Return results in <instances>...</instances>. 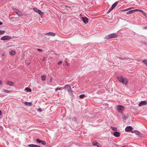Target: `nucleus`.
Masks as SVG:
<instances>
[{
	"mask_svg": "<svg viewBox=\"0 0 147 147\" xmlns=\"http://www.w3.org/2000/svg\"><path fill=\"white\" fill-rule=\"evenodd\" d=\"M135 12L137 11H139L141 12L144 16H146L147 15L146 13L140 9H135L134 11Z\"/></svg>",
	"mask_w": 147,
	"mask_h": 147,
	"instance_id": "423d86ee",
	"label": "nucleus"
},
{
	"mask_svg": "<svg viewBox=\"0 0 147 147\" xmlns=\"http://www.w3.org/2000/svg\"><path fill=\"white\" fill-rule=\"evenodd\" d=\"M48 34L49 35L51 36H55V34L54 33L52 32H49L47 33L46 35Z\"/></svg>",
	"mask_w": 147,
	"mask_h": 147,
	"instance_id": "4468645a",
	"label": "nucleus"
},
{
	"mask_svg": "<svg viewBox=\"0 0 147 147\" xmlns=\"http://www.w3.org/2000/svg\"><path fill=\"white\" fill-rule=\"evenodd\" d=\"M143 62L147 67V60L144 59L143 61Z\"/></svg>",
	"mask_w": 147,
	"mask_h": 147,
	"instance_id": "a878e982",
	"label": "nucleus"
},
{
	"mask_svg": "<svg viewBox=\"0 0 147 147\" xmlns=\"http://www.w3.org/2000/svg\"><path fill=\"white\" fill-rule=\"evenodd\" d=\"M144 28L147 29V25L144 27Z\"/></svg>",
	"mask_w": 147,
	"mask_h": 147,
	"instance_id": "a18cd8bd",
	"label": "nucleus"
},
{
	"mask_svg": "<svg viewBox=\"0 0 147 147\" xmlns=\"http://www.w3.org/2000/svg\"><path fill=\"white\" fill-rule=\"evenodd\" d=\"M28 146L30 147H40L39 146L34 144H30Z\"/></svg>",
	"mask_w": 147,
	"mask_h": 147,
	"instance_id": "dca6fc26",
	"label": "nucleus"
},
{
	"mask_svg": "<svg viewBox=\"0 0 147 147\" xmlns=\"http://www.w3.org/2000/svg\"><path fill=\"white\" fill-rule=\"evenodd\" d=\"M61 89L60 88H57L55 89V91H56L59 90H61Z\"/></svg>",
	"mask_w": 147,
	"mask_h": 147,
	"instance_id": "e433bc0d",
	"label": "nucleus"
},
{
	"mask_svg": "<svg viewBox=\"0 0 147 147\" xmlns=\"http://www.w3.org/2000/svg\"><path fill=\"white\" fill-rule=\"evenodd\" d=\"M38 111L40 112L42 111V110L41 108H39L38 109Z\"/></svg>",
	"mask_w": 147,
	"mask_h": 147,
	"instance_id": "ea45409f",
	"label": "nucleus"
},
{
	"mask_svg": "<svg viewBox=\"0 0 147 147\" xmlns=\"http://www.w3.org/2000/svg\"><path fill=\"white\" fill-rule=\"evenodd\" d=\"M123 117L124 119H127V116L124 115V117Z\"/></svg>",
	"mask_w": 147,
	"mask_h": 147,
	"instance_id": "c9c22d12",
	"label": "nucleus"
},
{
	"mask_svg": "<svg viewBox=\"0 0 147 147\" xmlns=\"http://www.w3.org/2000/svg\"><path fill=\"white\" fill-rule=\"evenodd\" d=\"M111 129L112 130L115 131H117V128L116 127H111Z\"/></svg>",
	"mask_w": 147,
	"mask_h": 147,
	"instance_id": "4be33fe9",
	"label": "nucleus"
},
{
	"mask_svg": "<svg viewBox=\"0 0 147 147\" xmlns=\"http://www.w3.org/2000/svg\"><path fill=\"white\" fill-rule=\"evenodd\" d=\"M2 92L3 93H8L10 92L11 91L9 90H7L5 89H3L2 90Z\"/></svg>",
	"mask_w": 147,
	"mask_h": 147,
	"instance_id": "ddd939ff",
	"label": "nucleus"
},
{
	"mask_svg": "<svg viewBox=\"0 0 147 147\" xmlns=\"http://www.w3.org/2000/svg\"><path fill=\"white\" fill-rule=\"evenodd\" d=\"M113 135L115 137H118L120 136V133L119 132L116 131L113 133Z\"/></svg>",
	"mask_w": 147,
	"mask_h": 147,
	"instance_id": "9d476101",
	"label": "nucleus"
},
{
	"mask_svg": "<svg viewBox=\"0 0 147 147\" xmlns=\"http://www.w3.org/2000/svg\"><path fill=\"white\" fill-rule=\"evenodd\" d=\"M117 35L115 33H113L109 34L108 36L106 37V39H111L112 38H116L117 37Z\"/></svg>",
	"mask_w": 147,
	"mask_h": 147,
	"instance_id": "7ed1b4c3",
	"label": "nucleus"
},
{
	"mask_svg": "<svg viewBox=\"0 0 147 147\" xmlns=\"http://www.w3.org/2000/svg\"><path fill=\"white\" fill-rule=\"evenodd\" d=\"M117 79L122 84L125 85H126L127 84L128 82L127 79L125 78H124L121 76H119L117 77Z\"/></svg>",
	"mask_w": 147,
	"mask_h": 147,
	"instance_id": "f257e3e1",
	"label": "nucleus"
},
{
	"mask_svg": "<svg viewBox=\"0 0 147 147\" xmlns=\"http://www.w3.org/2000/svg\"><path fill=\"white\" fill-rule=\"evenodd\" d=\"M7 84L10 86H13L14 85V83L10 81H8L7 82Z\"/></svg>",
	"mask_w": 147,
	"mask_h": 147,
	"instance_id": "f8f14e48",
	"label": "nucleus"
},
{
	"mask_svg": "<svg viewBox=\"0 0 147 147\" xmlns=\"http://www.w3.org/2000/svg\"><path fill=\"white\" fill-rule=\"evenodd\" d=\"M64 88L66 89H71V87L69 85L67 84L65 86Z\"/></svg>",
	"mask_w": 147,
	"mask_h": 147,
	"instance_id": "a211bd4d",
	"label": "nucleus"
},
{
	"mask_svg": "<svg viewBox=\"0 0 147 147\" xmlns=\"http://www.w3.org/2000/svg\"><path fill=\"white\" fill-rule=\"evenodd\" d=\"M15 54V52L14 51H13V50L11 51L9 53V54L11 55H13Z\"/></svg>",
	"mask_w": 147,
	"mask_h": 147,
	"instance_id": "6ab92c4d",
	"label": "nucleus"
},
{
	"mask_svg": "<svg viewBox=\"0 0 147 147\" xmlns=\"http://www.w3.org/2000/svg\"><path fill=\"white\" fill-rule=\"evenodd\" d=\"M11 37L8 36H6L2 37L1 40H5L10 39Z\"/></svg>",
	"mask_w": 147,
	"mask_h": 147,
	"instance_id": "39448f33",
	"label": "nucleus"
},
{
	"mask_svg": "<svg viewBox=\"0 0 147 147\" xmlns=\"http://www.w3.org/2000/svg\"><path fill=\"white\" fill-rule=\"evenodd\" d=\"M13 10L19 16H21L23 15L22 13L17 9H13Z\"/></svg>",
	"mask_w": 147,
	"mask_h": 147,
	"instance_id": "20e7f679",
	"label": "nucleus"
},
{
	"mask_svg": "<svg viewBox=\"0 0 147 147\" xmlns=\"http://www.w3.org/2000/svg\"><path fill=\"white\" fill-rule=\"evenodd\" d=\"M3 24V23L2 22H0V25H2Z\"/></svg>",
	"mask_w": 147,
	"mask_h": 147,
	"instance_id": "79ce46f5",
	"label": "nucleus"
},
{
	"mask_svg": "<svg viewBox=\"0 0 147 147\" xmlns=\"http://www.w3.org/2000/svg\"><path fill=\"white\" fill-rule=\"evenodd\" d=\"M66 65L67 66H69V63H68L66 61L65 62Z\"/></svg>",
	"mask_w": 147,
	"mask_h": 147,
	"instance_id": "58836bf2",
	"label": "nucleus"
},
{
	"mask_svg": "<svg viewBox=\"0 0 147 147\" xmlns=\"http://www.w3.org/2000/svg\"><path fill=\"white\" fill-rule=\"evenodd\" d=\"M147 104V101L146 100H144L143 101H142L140 102L139 104V106H142V105H146Z\"/></svg>",
	"mask_w": 147,
	"mask_h": 147,
	"instance_id": "6e6552de",
	"label": "nucleus"
},
{
	"mask_svg": "<svg viewBox=\"0 0 147 147\" xmlns=\"http://www.w3.org/2000/svg\"><path fill=\"white\" fill-rule=\"evenodd\" d=\"M25 104L26 105L31 106L32 105V103L31 102H25Z\"/></svg>",
	"mask_w": 147,
	"mask_h": 147,
	"instance_id": "2eb2a0df",
	"label": "nucleus"
},
{
	"mask_svg": "<svg viewBox=\"0 0 147 147\" xmlns=\"http://www.w3.org/2000/svg\"><path fill=\"white\" fill-rule=\"evenodd\" d=\"M135 131H136V130H134V131H132L131 132H132V133H135Z\"/></svg>",
	"mask_w": 147,
	"mask_h": 147,
	"instance_id": "37998d69",
	"label": "nucleus"
},
{
	"mask_svg": "<svg viewBox=\"0 0 147 147\" xmlns=\"http://www.w3.org/2000/svg\"><path fill=\"white\" fill-rule=\"evenodd\" d=\"M41 79L42 80L44 81L46 79V76L45 75H42L41 76Z\"/></svg>",
	"mask_w": 147,
	"mask_h": 147,
	"instance_id": "5701e85b",
	"label": "nucleus"
},
{
	"mask_svg": "<svg viewBox=\"0 0 147 147\" xmlns=\"http://www.w3.org/2000/svg\"><path fill=\"white\" fill-rule=\"evenodd\" d=\"M25 90L28 92H31L32 91L31 89L28 88H25Z\"/></svg>",
	"mask_w": 147,
	"mask_h": 147,
	"instance_id": "b1692460",
	"label": "nucleus"
},
{
	"mask_svg": "<svg viewBox=\"0 0 147 147\" xmlns=\"http://www.w3.org/2000/svg\"><path fill=\"white\" fill-rule=\"evenodd\" d=\"M41 143L43 145H45V141H41Z\"/></svg>",
	"mask_w": 147,
	"mask_h": 147,
	"instance_id": "2f4dec72",
	"label": "nucleus"
},
{
	"mask_svg": "<svg viewBox=\"0 0 147 147\" xmlns=\"http://www.w3.org/2000/svg\"><path fill=\"white\" fill-rule=\"evenodd\" d=\"M62 63V61H60L59 62H58V64L59 65H60Z\"/></svg>",
	"mask_w": 147,
	"mask_h": 147,
	"instance_id": "4c0bfd02",
	"label": "nucleus"
},
{
	"mask_svg": "<svg viewBox=\"0 0 147 147\" xmlns=\"http://www.w3.org/2000/svg\"><path fill=\"white\" fill-rule=\"evenodd\" d=\"M36 141L38 143H40V142H41V140H40L38 139H37Z\"/></svg>",
	"mask_w": 147,
	"mask_h": 147,
	"instance_id": "f704fd0d",
	"label": "nucleus"
},
{
	"mask_svg": "<svg viewBox=\"0 0 147 147\" xmlns=\"http://www.w3.org/2000/svg\"><path fill=\"white\" fill-rule=\"evenodd\" d=\"M112 10H113V9H111V8H110L108 11V13H109Z\"/></svg>",
	"mask_w": 147,
	"mask_h": 147,
	"instance_id": "72a5a7b5",
	"label": "nucleus"
},
{
	"mask_svg": "<svg viewBox=\"0 0 147 147\" xmlns=\"http://www.w3.org/2000/svg\"><path fill=\"white\" fill-rule=\"evenodd\" d=\"M117 111L119 112L122 113L123 111L125 110V107L121 105H118L117 106Z\"/></svg>",
	"mask_w": 147,
	"mask_h": 147,
	"instance_id": "f03ea898",
	"label": "nucleus"
},
{
	"mask_svg": "<svg viewBox=\"0 0 147 147\" xmlns=\"http://www.w3.org/2000/svg\"><path fill=\"white\" fill-rule=\"evenodd\" d=\"M5 31L4 30H1L0 31V34L1 35L4 33Z\"/></svg>",
	"mask_w": 147,
	"mask_h": 147,
	"instance_id": "c756f323",
	"label": "nucleus"
},
{
	"mask_svg": "<svg viewBox=\"0 0 147 147\" xmlns=\"http://www.w3.org/2000/svg\"><path fill=\"white\" fill-rule=\"evenodd\" d=\"M38 13L41 16H42L44 15L43 12H42L40 10H39L38 11Z\"/></svg>",
	"mask_w": 147,
	"mask_h": 147,
	"instance_id": "aec40b11",
	"label": "nucleus"
},
{
	"mask_svg": "<svg viewBox=\"0 0 147 147\" xmlns=\"http://www.w3.org/2000/svg\"><path fill=\"white\" fill-rule=\"evenodd\" d=\"M134 11H135V9L133 10H130V11H129L127 12L126 13L127 14H128V15L131 14L133 13L134 12H135Z\"/></svg>",
	"mask_w": 147,
	"mask_h": 147,
	"instance_id": "f3484780",
	"label": "nucleus"
},
{
	"mask_svg": "<svg viewBox=\"0 0 147 147\" xmlns=\"http://www.w3.org/2000/svg\"><path fill=\"white\" fill-rule=\"evenodd\" d=\"M33 10L35 11L37 13H38V11L39 10V9H37V8H33Z\"/></svg>",
	"mask_w": 147,
	"mask_h": 147,
	"instance_id": "c85d7f7f",
	"label": "nucleus"
},
{
	"mask_svg": "<svg viewBox=\"0 0 147 147\" xmlns=\"http://www.w3.org/2000/svg\"><path fill=\"white\" fill-rule=\"evenodd\" d=\"M125 147V146H122V147Z\"/></svg>",
	"mask_w": 147,
	"mask_h": 147,
	"instance_id": "09e8293b",
	"label": "nucleus"
},
{
	"mask_svg": "<svg viewBox=\"0 0 147 147\" xmlns=\"http://www.w3.org/2000/svg\"><path fill=\"white\" fill-rule=\"evenodd\" d=\"M2 114V113L1 111L0 110V115Z\"/></svg>",
	"mask_w": 147,
	"mask_h": 147,
	"instance_id": "c03bdc74",
	"label": "nucleus"
},
{
	"mask_svg": "<svg viewBox=\"0 0 147 147\" xmlns=\"http://www.w3.org/2000/svg\"><path fill=\"white\" fill-rule=\"evenodd\" d=\"M82 19L84 22L85 24H87L88 23V20L86 17H82Z\"/></svg>",
	"mask_w": 147,
	"mask_h": 147,
	"instance_id": "0eeeda50",
	"label": "nucleus"
},
{
	"mask_svg": "<svg viewBox=\"0 0 147 147\" xmlns=\"http://www.w3.org/2000/svg\"><path fill=\"white\" fill-rule=\"evenodd\" d=\"M97 144L96 146L97 147H102L100 145V144L99 143H97Z\"/></svg>",
	"mask_w": 147,
	"mask_h": 147,
	"instance_id": "7c9ffc66",
	"label": "nucleus"
},
{
	"mask_svg": "<svg viewBox=\"0 0 147 147\" xmlns=\"http://www.w3.org/2000/svg\"><path fill=\"white\" fill-rule=\"evenodd\" d=\"M46 58L45 57H44L43 59L42 60L43 61H45L46 60Z\"/></svg>",
	"mask_w": 147,
	"mask_h": 147,
	"instance_id": "a19ab883",
	"label": "nucleus"
},
{
	"mask_svg": "<svg viewBox=\"0 0 147 147\" xmlns=\"http://www.w3.org/2000/svg\"><path fill=\"white\" fill-rule=\"evenodd\" d=\"M1 80H0V84H1Z\"/></svg>",
	"mask_w": 147,
	"mask_h": 147,
	"instance_id": "49530a36",
	"label": "nucleus"
},
{
	"mask_svg": "<svg viewBox=\"0 0 147 147\" xmlns=\"http://www.w3.org/2000/svg\"><path fill=\"white\" fill-rule=\"evenodd\" d=\"M98 143L97 142H93L92 143V145L94 146H96L97 144V143Z\"/></svg>",
	"mask_w": 147,
	"mask_h": 147,
	"instance_id": "bb28decb",
	"label": "nucleus"
},
{
	"mask_svg": "<svg viewBox=\"0 0 147 147\" xmlns=\"http://www.w3.org/2000/svg\"><path fill=\"white\" fill-rule=\"evenodd\" d=\"M52 81V78H51L50 79V81L51 82Z\"/></svg>",
	"mask_w": 147,
	"mask_h": 147,
	"instance_id": "de8ad7c7",
	"label": "nucleus"
},
{
	"mask_svg": "<svg viewBox=\"0 0 147 147\" xmlns=\"http://www.w3.org/2000/svg\"><path fill=\"white\" fill-rule=\"evenodd\" d=\"M135 134L136 135H140V132H139V131H135Z\"/></svg>",
	"mask_w": 147,
	"mask_h": 147,
	"instance_id": "393cba45",
	"label": "nucleus"
},
{
	"mask_svg": "<svg viewBox=\"0 0 147 147\" xmlns=\"http://www.w3.org/2000/svg\"><path fill=\"white\" fill-rule=\"evenodd\" d=\"M37 50L39 52H41L42 51V50L40 49H37Z\"/></svg>",
	"mask_w": 147,
	"mask_h": 147,
	"instance_id": "473e14b6",
	"label": "nucleus"
},
{
	"mask_svg": "<svg viewBox=\"0 0 147 147\" xmlns=\"http://www.w3.org/2000/svg\"><path fill=\"white\" fill-rule=\"evenodd\" d=\"M133 129L132 127L131 126H127L125 129V130L126 132H128L130 131H131Z\"/></svg>",
	"mask_w": 147,
	"mask_h": 147,
	"instance_id": "1a4fd4ad",
	"label": "nucleus"
},
{
	"mask_svg": "<svg viewBox=\"0 0 147 147\" xmlns=\"http://www.w3.org/2000/svg\"><path fill=\"white\" fill-rule=\"evenodd\" d=\"M131 8L130 7V8H127V9H123V10H121L120 11H123V12L125 11H128L130 9H131Z\"/></svg>",
	"mask_w": 147,
	"mask_h": 147,
	"instance_id": "412c9836",
	"label": "nucleus"
},
{
	"mask_svg": "<svg viewBox=\"0 0 147 147\" xmlns=\"http://www.w3.org/2000/svg\"><path fill=\"white\" fill-rule=\"evenodd\" d=\"M118 3V2L117 1L114 3L111 6V9H113L116 6Z\"/></svg>",
	"mask_w": 147,
	"mask_h": 147,
	"instance_id": "9b49d317",
	"label": "nucleus"
},
{
	"mask_svg": "<svg viewBox=\"0 0 147 147\" xmlns=\"http://www.w3.org/2000/svg\"><path fill=\"white\" fill-rule=\"evenodd\" d=\"M85 96V95L82 94L80 96V98H83Z\"/></svg>",
	"mask_w": 147,
	"mask_h": 147,
	"instance_id": "cd10ccee",
	"label": "nucleus"
}]
</instances>
